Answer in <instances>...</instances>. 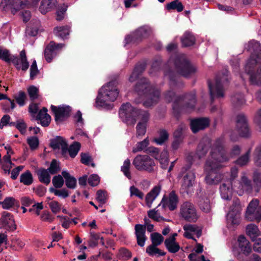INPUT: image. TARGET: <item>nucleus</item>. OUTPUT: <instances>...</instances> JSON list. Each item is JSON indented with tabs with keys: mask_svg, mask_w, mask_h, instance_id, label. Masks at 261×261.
Masks as SVG:
<instances>
[{
	"mask_svg": "<svg viewBox=\"0 0 261 261\" xmlns=\"http://www.w3.org/2000/svg\"><path fill=\"white\" fill-rule=\"evenodd\" d=\"M229 159L225 155L222 141L218 140L212 148L204 168L206 174L205 180L207 184L216 185L221 181L222 175L218 173V170L222 167L221 164L228 161Z\"/></svg>",
	"mask_w": 261,
	"mask_h": 261,
	"instance_id": "f257e3e1",
	"label": "nucleus"
},
{
	"mask_svg": "<svg viewBox=\"0 0 261 261\" xmlns=\"http://www.w3.org/2000/svg\"><path fill=\"white\" fill-rule=\"evenodd\" d=\"M119 113L123 121L127 125H134L137 118H140L141 121L136 126V137L139 138L145 134L149 118V114L147 112L137 110L133 107L129 103L127 102L121 106Z\"/></svg>",
	"mask_w": 261,
	"mask_h": 261,
	"instance_id": "f03ea898",
	"label": "nucleus"
},
{
	"mask_svg": "<svg viewBox=\"0 0 261 261\" xmlns=\"http://www.w3.org/2000/svg\"><path fill=\"white\" fill-rule=\"evenodd\" d=\"M165 99L169 102H173V109L175 113L182 111L189 112L194 108L196 102L194 93L186 94L183 97H177L174 92L169 91L165 94Z\"/></svg>",
	"mask_w": 261,
	"mask_h": 261,
	"instance_id": "7ed1b4c3",
	"label": "nucleus"
},
{
	"mask_svg": "<svg viewBox=\"0 0 261 261\" xmlns=\"http://www.w3.org/2000/svg\"><path fill=\"white\" fill-rule=\"evenodd\" d=\"M135 91L139 95L144 96L145 100L143 105L146 107H150L156 103L160 96V92L154 87L151 86L146 79H141L136 84Z\"/></svg>",
	"mask_w": 261,
	"mask_h": 261,
	"instance_id": "20e7f679",
	"label": "nucleus"
},
{
	"mask_svg": "<svg viewBox=\"0 0 261 261\" xmlns=\"http://www.w3.org/2000/svg\"><path fill=\"white\" fill-rule=\"evenodd\" d=\"M118 94L117 82L116 81L109 82L99 90L98 95L95 101L96 106L104 108L111 107L108 102L115 101L118 97Z\"/></svg>",
	"mask_w": 261,
	"mask_h": 261,
	"instance_id": "39448f33",
	"label": "nucleus"
},
{
	"mask_svg": "<svg viewBox=\"0 0 261 261\" xmlns=\"http://www.w3.org/2000/svg\"><path fill=\"white\" fill-rule=\"evenodd\" d=\"M178 216L189 222H196L199 217L194 204L188 201L180 204Z\"/></svg>",
	"mask_w": 261,
	"mask_h": 261,
	"instance_id": "423d86ee",
	"label": "nucleus"
},
{
	"mask_svg": "<svg viewBox=\"0 0 261 261\" xmlns=\"http://www.w3.org/2000/svg\"><path fill=\"white\" fill-rule=\"evenodd\" d=\"M135 168L140 171L152 173L155 171L156 164L154 160L147 154H138L133 161Z\"/></svg>",
	"mask_w": 261,
	"mask_h": 261,
	"instance_id": "0eeeda50",
	"label": "nucleus"
},
{
	"mask_svg": "<svg viewBox=\"0 0 261 261\" xmlns=\"http://www.w3.org/2000/svg\"><path fill=\"white\" fill-rule=\"evenodd\" d=\"M241 211L242 206L239 199L234 198L227 215V221L228 225L237 226L240 224Z\"/></svg>",
	"mask_w": 261,
	"mask_h": 261,
	"instance_id": "6e6552de",
	"label": "nucleus"
},
{
	"mask_svg": "<svg viewBox=\"0 0 261 261\" xmlns=\"http://www.w3.org/2000/svg\"><path fill=\"white\" fill-rule=\"evenodd\" d=\"M225 76L217 77L215 83L213 84L210 82H208L210 94L212 101L216 98L223 97L224 96L223 84L226 81Z\"/></svg>",
	"mask_w": 261,
	"mask_h": 261,
	"instance_id": "1a4fd4ad",
	"label": "nucleus"
},
{
	"mask_svg": "<svg viewBox=\"0 0 261 261\" xmlns=\"http://www.w3.org/2000/svg\"><path fill=\"white\" fill-rule=\"evenodd\" d=\"M232 189L239 195H243L245 193H250L252 191L251 181L243 173L240 180L234 181L231 185Z\"/></svg>",
	"mask_w": 261,
	"mask_h": 261,
	"instance_id": "9d476101",
	"label": "nucleus"
},
{
	"mask_svg": "<svg viewBox=\"0 0 261 261\" xmlns=\"http://www.w3.org/2000/svg\"><path fill=\"white\" fill-rule=\"evenodd\" d=\"M245 217L249 221L260 222L261 206L259 205L257 199H253L249 203L246 212Z\"/></svg>",
	"mask_w": 261,
	"mask_h": 261,
	"instance_id": "9b49d317",
	"label": "nucleus"
},
{
	"mask_svg": "<svg viewBox=\"0 0 261 261\" xmlns=\"http://www.w3.org/2000/svg\"><path fill=\"white\" fill-rule=\"evenodd\" d=\"M28 0H2L0 8L4 10H10L13 14L21 9L27 8Z\"/></svg>",
	"mask_w": 261,
	"mask_h": 261,
	"instance_id": "f8f14e48",
	"label": "nucleus"
},
{
	"mask_svg": "<svg viewBox=\"0 0 261 261\" xmlns=\"http://www.w3.org/2000/svg\"><path fill=\"white\" fill-rule=\"evenodd\" d=\"M257 63L254 55H252L248 60L246 66L245 71L250 74V81L253 85H261V68L255 73H252L251 69Z\"/></svg>",
	"mask_w": 261,
	"mask_h": 261,
	"instance_id": "ddd939ff",
	"label": "nucleus"
},
{
	"mask_svg": "<svg viewBox=\"0 0 261 261\" xmlns=\"http://www.w3.org/2000/svg\"><path fill=\"white\" fill-rule=\"evenodd\" d=\"M175 65L177 72L186 77L190 75L196 71L195 67L191 65L183 57H177L176 59Z\"/></svg>",
	"mask_w": 261,
	"mask_h": 261,
	"instance_id": "4468645a",
	"label": "nucleus"
},
{
	"mask_svg": "<svg viewBox=\"0 0 261 261\" xmlns=\"http://www.w3.org/2000/svg\"><path fill=\"white\" fill-rule=\"evenodd\" d=\"M51 110L55 115L56 121L61 122L70 116L71 108L66 105H62L59 107L51 105Z\"/></svg>",
	"mask_w": 261,
	"mask_h": 261,
	"instance_id": "2eb2a0df",
	"label": "nucleus"
},
{
	"mask_svg": "<svg viewBox=\"0 0 261 261\" xmlns=\"http://www.w3.org/2000/svg\"><path fill=\"white\" fill-rule=\"evenodd\" d=\"M64 45L63 43H56L54 41H50L44 50V57L46 61L48 63L50 62Z\"/></svg>",
	"mask_w": 261,
	"mask_h": 261,
	"instance_id": "dca6fc26",
	"label": "nucleus"
},
{
	"mask_svg": "<svg viewBox=\"0 0 261 261\" xmlns=\"http://www.w3.org/2000/svg\"><path fill=\"white\" fill-rule=\"evenodd\" d=\"M178 197L174 191L170 193L168 197L164 195L159 204V206L162 205L163 208L168 207L170 211H174L177 207Z\"/></svg>",
	"mask_w": 261,
	"mask_h": 261,
	"instance_id": "f3484780",
	"label": "nucleus"
},
{
	"mask_svg": "<svg viewBox=\"0 0 261 261\" xmlns=\"http://www.w3.org/2000/svg\"><path fill=\"white\" fill-rule=\"evenodd\" d=\"M195 181V174L192 171H188L184 175L181 185V190L183 192L189 194L192 189Z\"/></svg>",
	"mask_w": 261,
	"mask_h": 261,
	"instance_id": "a211bd4d",
	"label": "nucleus"
},
{
	"mask_svg": "<svg viewBox=\"0 0 261 261\" xmlns=\"http://www.w3.org/2000/svg\"><path fill=\"white\" fill-rule=\"evenodd\" d=\"M0 227L7 230H14L16 228L13 215L7 212H4L2 214L0 219Z\"/></svg>",
	"mask_w": 261,
	"mask_h": 261,
	"instance_id": "6ab92c4d",
	"label": "nucleus"
},
{
	"mask_svg": "<svg viewBox=\"0 0 261 261\" xmlns=\"http://www.w3.org/2000/svg\"><path fill=\"white\" fill-rule=\"evenodd\" d=\"M11 62L14 65L16 68L21 69L23 71L27 70L29 67V63L28 61L24 50L20 51L19 57L12 56Z\"/></svg>",
	"mask_w": 261,
	"mask_h": 261,
	"instance_id": "aec40b11",
	"label": "nucleus"
},
{
	"mask_svg": "<svg viewBox=\"0 0 261 261\" xmlns=\"http://www.w3.org/2000/svg\"><path fill=\"white\" fill-rule=\"evenodd\" d=\"M237 128L240 135L243 137L249 136L250 133L247 119L243 114H239L237 117Z\"/></svg>",
	"mask_w": 261,
	"mask_h": 261,
	"instance_id": "412c9836",
	"label": "nucleus"
},
{
	"mask_svg": "<svg viewBox=\"0 0 261 261\" xmlns=\"http://www.w3.org/2000/svg\"><path fill=\"white\" fill-rule=\"evenodd\" d=\"M209 124L210 120L207 118L195 119L191 120L190 123L191 130L194 133L205 128Z\"/></svg>",
	"mask_w": 261,
	"mask_h": 261,
	"instance_id": "4be33fe9",
	"label": "nucleus"
},
{
	"mask_svg": "<svg viewBox=\"0 0 261 261\" xmlns=\"http://www.w3.org/2000/svg\"><path fill=\"white\" fill-rule=\"evenodd\" d=\"M149 32V29L143 27L139 28L132 35L127 36L125 38V40L127 42L132 41H136L142 38L147 37Z\"/></svg>",
	"mask_w": 261,
	"mask_h": 261,
	"instance_id": "5701e85b",
	"label": "nucleus"
},
{
	"mask_svg": "<svg viewBox=\"0 0 261 261\" xmlns=\"http://www.w3.org/2000/svg\"><path fill=\"white\" fill-rule=\"evenodd\" d=\"M146 227L141 224H136L135 226V236L137 244L140 247H143L147 240L145 236Z\"/></svg>",
	"mask_w": 261,
	"mask_h": 261,
	"instance_id": "b1692460",
	"label": "nucleus"
},
{
	"mask_svg": "<svg viewBox=\"0 0 261 261\" xmlns=\"http://www.w3.org/2000/svg\"><path fill=\"white\" fill-rule=\"evenodd\" d=\"M162 189V186L158 185L154 186L152 190L147 194L145 197L146 204L148 207H150L153 201L159 195Z\"/></svg>",
	"mask_w": 261,
	"mask_h": 261,
	"instance_id": "393cba45",
	"label": "nucleus"
},
{
	"mask_svg": "<svg viewBox=\"0 0 261 261\" xmlns=\"http://www.w3.org/2000/svg\"><path fill=\"white\" fill-rule=\"evenodd\" d=\"M238 242L240 251L246 256L249 255L252 250L249 242L243 236L239 237Z\"/></svg>",
	"mask_w": 261,
	"mask_h": 261,
	"instance_id": "a878e982",
	"label": "nucleus"
},
{
	"mask_svg": "<svg viewBox=\"0 0 261 261\" xmlns=\"http://www.w3.org/2000/svg\"><path fill=\"white\" fill-rule=\"evenodd\" d=\"M50 146L54 149L61 148L63 154L67 151V143L66 140L61 137H57L53 140L50 142Z\"/></svg>",
	"mask_w": 261,
	"mask_h": 261,
	"instance_id": "bb28decb",
	"label": "nucleus"
},
{
	"mask_svg": "<svg viewBox=\"0 0 261 261\" xmlns=\"http://www.w3.org/2000/svg\"><path fill=\"white\" fill-rule=\"evenodd\" d=\"M47 109L46 108H43L40 110L37 116V119L40 121V123L43 126H47L51 120L50 116L47 113Z\"/></svg>",
	"mask_w": 261,
	"mask_h": 261,
	"instance_id": "cd10ccee",
	"label": "nucleus"
},
{
	"mask_svg": "<svg viewBox=\"0 0 261 261\" xmlns=\"http://www.w3.org/2000/svg\"><path fill=\"white\" fill-rule=\"evenodd\" d=\"M209 147L210 144L208 141L205 142H201L198 145L194 158L197 157L199 159H200L204 157L207 152Z\"/></svg>",
	"mask_w": 261,
	"mask_h": 261,
	"instance_id": "c85d7f7f",
	"label": "nucleus"
},
{
	"mask_svg": "<svg viewBox=\"0 0 261 261\" xmlns=\"http://www.w3.org/2000/svg\"><path fill=\"white\" fill-rule=\"evenodd\" d=\"M181 42L183 46H190L195 43V38L192 33L187 31L181 37Z\"/></svg>",
	"mask_w": 261,
	"mask_h": 261,
	"instance_id": "c756f323",
	"label": "nucleus"
},
{
	"mask_svg": "<svg viewBox=\"0 0 261 261\" xmlns=\"http://www.w3.org/2000/svg\"><path fill=\"white\" fill-rule=\"evenodd\" d=\"M40 27V22L39 20L35 19L31 21L28 25L27 31L28 33L32 36H36Z\"/></svg>",
	"mask_w": 261,
	"mask_h": 261,
	"instance_id": "7c9ffc66",
	"label": "nucleus"
},
{
	"mask_svg": "<svg viewBox=\"0 0 261 261\" xmlns=\"http://www.w3.org/2000/svg\"><path fill=\"white\" fill-rule=\"evenodd\" d=\"M70 27L68 25L57 27L54 29V34L58 37L64 39L69 35Z\"/></svg>",
	"mask_w": 261,
	"mask_h": 261,
	"instance_id": "2f4dec72",
	"label": "nucleus"
},
{
	"mask_svg": "<svg viewBox=\"0 0 261 261\" xmlns=\"http://www.w3.org/2000/svg\"><path fill=\"white\" fill-rule=\"evenodd\" d=\"M164 243L169 252L171 253H176L180 249L179 245L173 239H166Z\"/></svg>",
	"mask_w": 261,
	"mask_h": 261,
	"instance_id": "473e14b6",
	"label": "nucleus"
},
{
	"mask_svg": "<svg viewBox=\"0 0 261 261\" xmlns=\"http://www.w3.org/2000/svg\"><path fill=\"white\" fill-rule=\"evenodd\" d=\"M62 176L65 179L66 186L69 189H74L76 186V179L73 176H72L67 171H63Z\"/></svg>",
	"mask_w": 261,
	"mask_h": 261,
	"instance_id": "72a5a7b5",
	"label": "nucleus"
},
{
	"mask_svg": "<svg viewBox=\"0 0 261 261\" xmlns=\"http://www.w3.org/2000/svg\"><path fill=\"white\" fill-rule=\"evenodd\" d=\"M46 169H40L37 172L39 181L45 185H48L50 182V176Z\"/></svg>",
	"mask_w": 261,
	"mask_h": 261,
	"instance_id": "f704fd0d",
	"label": "nucleus"
},
{
	"mask_svg": "<svg viewBox=\"0 0 261 261\" xmlns=\"http://www.w3.org/2000/svg\"><path fill=\"white\" fill-rule=\"evenodd\" d=\"M149 138L148 137H146L143 141L137 143L135 146L133 147L132 152L133 153H136L142 151H146V150H147L146 148L149 145Z\"/></svg>",
	"mask_w": 261,
	"mask_h": 261,
	"instance_id": "c9c22d12",
	"label": "nucleus"
},
{
	"mask_svg": "<svg viewBox=\"0 0 261 261\" xmlns=\"http://www.w3.org/2000/svg\"><path fill=\"white\" fill-rule=\"evenodd\" d=\"M53 1L54 0H42L39 6V11L43 14L49 11L54 5Z\"/></svg>",
	"mask_w": 261,
	"mask_h": 261,
	"instance_id": "e433bc0d",
	"label": "nucleus"
},
{
	"mask_svg": "<svg viewBox=\"0 0 261 261\" xmlns=\"http://www.w3.org/2000/svg\"><path fill=\"white\" fill-rule=\"evenodd\" d=\"M246 233L249 236L252 240L259 236L260 231L256 225L254 224H250L246 227Z\"/></svg>",
	"mask_w": 261,
	"mask_h": 261,
	"instance_id": "4c0bfd02",
	"label": "nucleus"
},
{
	"mask_svg": "<svg viewBox=\"0 0 261 261\" xmlns=\"http://www.w3.org/2000/svg\"><path fill=\"white\" fill-rule=\"evenodd\" d=\"M221 197L225 200H228L231 196V189L230 188V184H223L220 187Z\"/></svg>",
	"mask_w": 261,
	"mask_h": 261,
	"instance_id": "58836bf2",
	"label": "nucleus"
},
{
	"mask_svg": "<svg viewBox=\"0 0 261 261\" xmlns=\"http://www.w3.org/2000/svg\"><path fill=\"white\" fill-rule=\"evenodd\" d=\"M157 246L152 244L150 245L146 248V252L150 256L158 255L159 256L165 255L166 252L157 248Z\"/></svg>",
	"mask_w": 261,
	"mask_h": 261,
	"instance_id": "ea45409f",
	"label": "nucleus"
},
{
	"mask_svg": "<svg viewBox=\"0 0 261 261\" xmlns=\"http://www.w3.org/2000/svg\"><path fill=\"white\" fill-rule=\"evenodd\" d=\"M145 69V65L144 64H139L137 65L133 71L132 74L129 77L130 82H134L139 76L140 73Z\"/></svg>",
	"mask_w": 261,
	"mask_h": 261,
	"instance_id": "a19ab883",
	"label": "nucleus"
},
{
	"mask_svg": "<svg viewBox=\"0 0 261 261\" xmlns=\"http://www.w3.org/2000/svg\"><path fill=\"white\" fill-rule=\"evenodd\" d=\"M33 181V176L29 171H27L22 173L20 177V181L25 185H30Z\"/></svg>",
	"mask_w": 261,
	"mask_h": 261,
	"instance_id": "79ce46f5",
	"label": "nucleus"
},
{
	"mask_svg": "<svg viewBox=\"0 0 261 261\" xmlns=\"http://www.w3.org/2000/svg\"><path fill=\"white\" fill-rule=\"evenodd\" d=\"M166 8L168 10H176L178 12H181L184 9V6L179 0H174L168 4Z\"/></svg>",
	"mask_w": 261,
	"mask_h": 261,
	"instance_id": "37998d69",
	"label": "nucleus"
},
{
	"mask_svg": "<svg viewBox=\"0 0 261 261\" xmlns=\"http://www.w3.org/2000/svg\"><path fill=\"white\" fill-rule=\"evenodd\" d=\"M16 200L12 197H6L4 201H0V205L4 209L9 210L15 205Z\"/></svg>",
	"mask_w": 261,
	"mask_h": 261,
	"instance_id": "c03bdc74",
	"label": "nucleus"
},
{
	"mask_svg": "<svg viewBox=\"0 0 261 261\" xmlns=\"http://www.w3.org/2000/svg\"><path fill=\"white\" fill-rule=\"evenodd\" d=\"M183 229L185 231L195 233L198 238H199L201 234V230L199 229L196 225L187 224L184 226Z\"/></svg>",
	"mask_w": 261,
	"mask_h": 261,
	"instance_id": "a18cd8bd",
	"label": "nucleus"
},
{
	"mask_svg": "<svg viewBox=\"0 0 261 261\" xmlns=\"http://www.w3.org/2000/svg\"><path fill=\"white\" fill-rule=\"evenodd\" d=\"M158 207L159 206L153 210L149 211L148 212V216L153 220L159 222L163 220L164 218L161 216L159 210L157 209Z\"/></svg>",
	"mask_w": 261,
	"mask_h": 261,
	"instance_id": "49530a36",
	"label": "nucleus"
},
{
	"mask_svg": "<svg viewBox=\"0 0 261 261\" xmlns=\"http://www.w3.org/2000/svg\"><path fill=\"white\" fill-rule=\"evenodd\" d=\"M130 166V162L128 159H126L124 162L123 165L121 167V170L123 173L124 175L127 177L128 179H131L132 176L129 171Z\"/></svg>",
	"mask_w": 261,
	"mask_h": 261,
	"instance_id": "de8ad7c7",
	"label": "nucleus"
},
{
	"mask_svg": "<svg viewBox=\"0 0 261 261\" xmlns=\"http://www.w3.org/2000/svg\"><path fill=\"white\" fill-rule=\"evenodd\" d=\"M150 239L152 245L159 246L164 241V237L159 233L154 232L151 234Z\"/></svg>",
	"mask_w": 261,
	"mask_h": 261,
	"instance_id": "09e8293b",
	"label": "nucleus"
},
{
	"mask_svg": "<svg viewBox=\"0 0 261 261\" xmlns=\"http://www.w3.org/2000/svg\"><path fill=\"white\" fill-rule=\"evenodd\" d=\"M168 134L165 130H162L160 132L158 138H154L153 141L158 145H162L168 139Z\"/></svg>",
	"mask_w": 261,
	"mask_h": 261,
	"instance_id": "8fccbe9b",
	"label": "nucleus"
},
{
	"mask_svg": "<svg viewBox=\"0 0 261 261\" xmlns=\"http://www.w3.org/2000/svg\"><path fill=\"white\" fill-rule=\"evenodd\" d=\"M80 144L79 142H75L69 146L68 149L67 148V151H68L70 157L73 158L77 155L80 149Z\"/></svg>",
	"mask_w": 261,
	"mask_h": 261,
	"instance_id": "3c124183",
	"label": "nucleus"
},
{
	"mask_svg": "<svg viewBox=\"0 0 261 261\" xmlns=\"http://www.w3.org/2000/svg\"><path fill=\"white\" fill-rule=\"evenodd\" d=\"M51 174H55L60 171V164L56 160H53L49 167L47 169Z\"/></svg>",
	"mask_w": 261,
	"mask_h": 261,
	"instance_id": "603ef678",
	"label": "nucleus"
},
{
	"mask_svg": "<svg viewBox=\"0 0 261 261\" xmlns=\"http://www.w3.org/2000/svg\"><path fill=\"white\" fill-rule=\"evenodd\" d=\"M200 209L205 212H209L211 210L210 201L208 198L201 199L199 202Z\"/></svg>",
	"mask_w": 261,
	"mask_h": 261,
	"instance_id": "864d4df0",
	"label": "nucleus"
},
{
	"mask_svg": "<svg viewBox=\"0 0 261 261\" xmlns=\"http://www.w3.org/2000/svg\"><path fill=\"white\" fill-rule=\"evenodd\" d=\"M100 239V235L98 233L94 232H90V238L89 241V245L90 247H94L98 244V240ZM102 239V238H101Z\"/></svg>",
	"mask_w": 261,
	"mask_h": 261,
	"instance_id": "5fc2aeb1",
	"label": "nucleus"
},
{
	"mask_svg": "<svg viewBox=\"0 0 261 261\" xmlns=\"http://www.w3.org/2000/svg\"><path fill=\"white\" fill-rule=\"evenodd\" d=\"M49 191L53 193L56 196L65 198L69 196V193L67 190L63 189L62 190H57L53 188L49 189Z\"/></svg>",
	"mask_w": 261,
	"mask_h": 261,
	"instance_id": "6e6d98bb",
	"label": "nucleus"
},
{
	"mask_svg": "<svg viewBox=\"0 0 261 261\" xmlns=\"http://www.w3.org/2000/svg\"><path fill=\"white\" fill-rule=\"evenodd\" d=\"M81 162L86 165H91L92 167L95 166V164L92 162V159L91 156L86 153H81Z\"/></svg>",
	"mask_w": 261,
	"mask_h": 261,
	"instance_id": "4d7b16f0",
	"label": "nucleus"
},
{
	"mask_svg": "<svg viewBox=\"0 0 261 261\" xmlns=\"http://www.w3.org/2000/svg\"><path fill=\"white\" fill-rule=\"evenodd\" d=\"M48 204L51 212L54 214L58 213L61 210L62 205L57 201H48Z\"/></svg>",
	"mask_w": 261,
	"mask_h": 261,
	"instance_id": "13d9d810",
	"label": "nucleus"
},
{
	"mask_svg": "<svg viewBox=\"0 0 261 261\" xmlns=\"http://www.w3.org/2000/svg\"><path fill=\"white\" fill-rule=\"evenodd\" d=\"M12 56L8 50L3 49L0 47V59L6 62L10 63L11 62Z\"/></svg>",
	"mask_w": 261,
	"mask_h": 261,
	"instance_id": "bf43d9fd",
	"label": "nucleus"
},
{
	"mask_svg": "<svg viewBox=\"0 0 261 261\" xmlns=\"http://www.w3.org/2000/svg\"><path fill=\"white\" fill-rule=\"evenodd\" d=\"M160 163L161 165L162 168H167V167L169 163V159L168 153L166 151H164L161 153L160 159Z\"/></svg>",
	"mask_w": 261,
	"mask_h": 261,
	"instance_id": "052dcab7",
	"label": "nucleus"
},
{
	"mask_svg": "<svg viewBox=\"0 0 261 261\" xmlns=\"http://www.w3.org/2000/svg\"><path fill=\"white\" fill-rule=\"evenodd\" d=\"M38 89L34 86H31L28 88V92L32 100L38 98Z\"/></svg>",
	"mask_w": 261,
	"mask_h": 261,
	"instance_id": "680f3d73",
	"label": "nucleus"
},
{
	"mask_svg": "<svg viewBox=\"0 0 261 261\" xmlns=\"http://www.w3.org/2000/svg\"><path fill=\"white\" fill-rule=\"evenodd\" d=\"M129 191L131 197L135 196L140 199H143L144 197V193L134 186L130 187Z\"/></svg>",
	"mask_w": 261,
	"mask_h": 261,
	"instance_id": "e2e57ef3",
	"label": "nucleus"
},
{
	"mask_svg": "<svg viewBox=\"0 0 261 261\" xmlns=\"http://www.w3.org/2000/svg\"><path fill=\"white\" fill-rule=\"evenodd\" d=\"M52 182L56 188H60L64 185L63 178L60 175L54 176L53 178Z\"/></svg>",
	"mask_w": 261,
	"mask_h": 261,
	"instance_id": "0e129e2a",
	"label": "nucleus"
},
{
	"mask_svg": "<svg viewBox=\"0 0 261 261\" xmlns=\"http://www.w3.org/2000/svg\"><path fill=\"white\" fill-rule=\"evenodd\" d=\"M27 143L32 150L36 149L39 145V140L36 137H31L27 139Z\"/></svg>",
	"mask_w": 261,
	"mask_h": 261,
	"instance_id": "69168bd1",
	"label": "nucleus"
},
{
	"mask_svg": "<svg viewBox=\"0 0 261 261\" xmlns=\"http://www.w3.org/2000/svg\"><path fill=\"white\" fill-rule=\"evenodd\" d=\"M17 103L20 106H23L25 104L26 94L23 91H19L17 95L15 96Z\"/></svg>",
	"mask_w": 261,
	"mask_h": 261,
	"instance_id": "338daca9",
	"label": "nucleus"
},
{
	"mask_svg": "<svg viewBox=\"0 0 261 261\" xmlns=\"http://www.w3.org/2000/svg\"><path fill=\"white\" fill-rule=\"evenodd\" d=\"M254 160L257 164H261V145L256 148L254 153Z\"/></svg>",
	"mask_w": 261,
	"mask_h": 261,
	"instance_id": "774afa93",
	"label": "nucleus"
}]
</instances>
